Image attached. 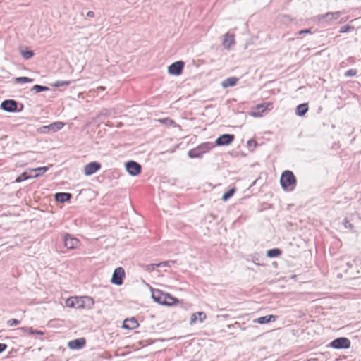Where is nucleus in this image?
<instances>
[{
	"label": "nucleus",
	"instance_id": "1",
	"mask_svg": "<svg viewBox=\"0 0 361 361\" xmlns=\"http://www.w3.org/2000/svg\"><path fill=\"white\" fill-rule=\"evenodd\" d=\"M282 188L286 191H293L296 186V178L290 171H284L280 178Z\"/></svg>",
	"mask_w": 361,
	"mask_h": 361
},
{
	"label": "nucleus",
	"instance_id": "2",
	"mask_svg": "<svg viewBox=\"0 0 361 361\" xmlns=\"http://www.w3.org/2000/svg\"><path fill=\"white\" fill-rule=\"evenodd\" d=\"M214 147L215 145L212 142H203L199 145L197 147L189 150L188 152V156L192 159L201 158L204 154L209 152Z\"/></svg>",
	"mask_w": 361,
	"mask_h": 361
},
{
	"label": "nucleus",
	"instance_id": "3",
	"mask_svg": "<svg viewBox=\"0 0 361 361\" xmlns=\"http://www.w3.org/2000/svg\"><path fill=\"white\" fill-rule=\"evenodd\" d=\"M75 301L78 309H90L94 304L93 298L89 296L77 297Z\"/></svg>",
	"mask_w": 361,
	"mask_h": 361
},
{
	"label": "nucleus",
	"instance_id": "4",
	"mask_svg": "<svg viewBox=\"0 0 361 361\" xmlns=\"http://www.w3.org/2000/svg\"><path fill=\"white\" fill-rule=\"evenodd\" d=\"M272 109V104L270 102H265L255 106L250 115L253 117H260L263 113Z\"/></svg>",
	"mask_w": 361,
	"mask_h": 361
},
{
	"label": "nucleus",
	"instance_id": "5",
	"mask_svg": "<svg viewBox=\"0 0 361 361\" xmlns=\"http://www.w3.org/2000/svg\"><path fill=\"white\" fill-rule=\"evenodd\" d=\"M329 346L335 349H345L350 348V341L347 338L341 337L332 341Z\"/></svg>",
	"mask_w": 361,
	"mask_h": 361
},
{
	"label": "nucleus",
	"instance_id": "6",
	"mask_svg": "<svg viewBox=\"0 0 361 361\" xmlns=\"http://www.w3.org/2000/svg\"><path fill=\"white\" fill-rule=\"evenodd\" d=\"M80 243V240L78 238L73 237L68 233L64 234L63 244L66 248L71 250L75 249L79 247Z\"/></svg>",
	"mask_w": 361,
	"mask_h": 361
},
{
	"label": "nucleus",
	"instance_id": "7",
	"mask_svg": "<svg viewBox=\"0 0 361 361\" xmlns=\"http://www.w3.org/2000/svg\"><path fill=\"white\" fill-rule=\"evenodd\" d=\"M125 277V271L122 267H118L115 269L112 278L111 279V282L113 284L121 286L123 284V278Z\"/></svg>",
	"mask_w": 361,
	"mask_h": 361
},
{
	"label": "nucleus",
	"instance_id": "8",
	"mask_svg": "<svg viewBox=\"0 0 361 361\" xmlns=\"http://www.w3.org/2000/svg\"><path fill=\"white\" fill-rule=\"evenodd\" d=\"M126 168L128 173L133 176L140 174L141 172V166L134 161H128L126 164Z\"/></svg>",
	"mask_w": 361,
	"mask_h": 361
},
{
	"label": "nucleus",
	"instance_id": "9",
	"mask_svg": "<svg viewBox=\"0 0 361 361\" xmlns=\"http://www.w3.org/2000/svg\"><path fill=\"white\" fill-rule=\"evenodd\" d=\"M1 109L7 112H15L17 111L18 103L13 99H6L1 102Z\"/></svg>",
	"mask_w": 361,
	"mask_h": 361
},
{
	"label": "nucleus",
	"instance_id": "10",
	"mask_svg": "<svg viewBox=\"0 0 361 361\" xmlns=\"http://www.w3.org/2000/svg\"><path fill=\"white\" fill-rule=\"evenodd\" d=\"M168 293H164L163 291L155 289L152 290V298L157 303L164 305L166 302V295Z\"/></svg>",
	"mask_w": 361,
	"mask_h": 361
},
{
	"label": "nucleus",
	"instance_id": "11",
	"mask_svg": "<svg viewBox=\"0 0 361 361\" xmlns=\"http://www.w3.org/2000/svg\"><path fill=\"white\" fill-rule=\"evenodd\" d=\"M184 66L183 61H176L168 67V72L171 75H179L182 73Z\"/></svg>",
	"mask_w": 361,
	"mask_h": 361
},
{
	"label": "nucleus",
	"instance_id": "12",
	"mask_svg": "<svg viewBox=\"0 0 361 361\" xmlns=\"http://www.w3.org/2000/svg\"><path fill=\"white\" fill-rule=\"evenodd\" d=\"M235 136L231 134H224L219 136L215 142L214 145L225 146L228 145L234 140Z\"/></svg>",
	"mask_w": 361,
	"mask_h": 361
},
{
	"label": "nucleus",
	"instance_id": "13",
	"mask_svg": "<svg viewBox=\"0 0 361 361\" xmlns=\"http://www.w3.org/2000/svg\"><path fill=\"white\" fill-rule=\"evenodd\" d=\"M101 168V164L97 161H92L85 166L84 173L86 176H90L97 172Z\"/></svg>",
	"mask_w": 361,
	"mask_h": 361
},
{
	"label": "nucleus",
	"instance_id": "14",
	"mask_svg": "<svg viewBox=\"0 0 361 361\" xmlns=\"http://www.w3.org/2000/svg\"><path fill=\"white\" fill-rule=\"evenodd\" d=\"M235 44V35L233 33L226 32L224 35V39L222 42L223 47L226 49H230Z\"/></svg>",
	"mask_w": 361,
	"mask_h": 361
},
{
	"label": "nucleus",
	"instance_id": "15",
	"mask_svg": "<svg viewBox=\"0 0 361 361\" xmlns=\"http://www.w3.org/2000/svg\"><path fill=\"white\" fill-rule=\"evenodd\" d=\"M85 340L84 338H78L68 342V347L71 349H80L85 345Z\"/></svg>",
	"mask_w": 361,
	"mask_h": 361
},
{
	"label": "nucleus",
	"instance_id": "16",
	"mask_svg": "<svg viewBox=\"0 0 361 361\" xmlns=\"http://www.w3.org/2000/svg\"><path fill=\"white\" fill-rule=\"evenodd\" d=\"M137 326L138 323L135 318L125 319L123 324V327L127 329H135Z\"/></svg>",
	"mask_w": 361,
	"mask_h": 361
},
{
	"label": "nucleus",
	"instance_id": "17",
	"mask_svg": "<svg viewBox=\"0 0 361 361\" xmlns=\"http://www.w3.org/2000/svg\"><path fill=\"white\" fill-rule=\"evenodd\" d=\"M72 197L71 193L57 192L54 195L55 200L59 202H65L68 201Z\"/></svg>",
	"mask_w": 361,
	"mask_h": 361
},
{
	"label": "nucleus",
	"instance_id": "18",
	"mask_svg": "<svg viewBox=\"0 0 361 361\" xmlns=\"http://www.w3.org/2000/svg\"><path fill=\"white\" fill-rule=\"evenodd\" d=\"M308 109L309 107L307 103L300 104L297 106L295 114L298 116H304L307 112Z\"/></svg>",
	"mask_w": 361,
	"mask_h": 361
},
{
	"label": "nucleus",
	"instance_id": "19",
	"mask_svg": "<svg viewBox=\"0 0 361 361\" xmlns=\"http://www.w3.org/2000/svg\"><path fill=\"white\" fill-rule=\"evenodd\" d=\"M197 315L199 316V320L200 322H202L206 319V314L203 312H198L197 313H194L192 314L190 318V324H193L196 322L197 319Z\"/></svg>",
	"mask_w": 361,
	"mask_h": 361
},
{
	"label": "nucleus",
	"instance_id": "20",
	"mask_svg": "<svg viewBox=\"0 0 361 361\" xmlns=\"http://www.w3.org/2000/svg\"><path fill=\"white\" fill-rule=\"evenodd\" d=\"M238 80V79L235 77L228 78L222 82V87L224 88L233 87L237 83Z\"/></svg>",
	"mask_w": 361,
	"mask_h": 361
},
{
	"label": "nucleus",
	"instance_id": "21",
	"mask_svg": "<svg viewBox=\"0 0 361 361\" xmlns=\"http://www.w3.org/2000/svg\"><path fill=\"white\" fill-rule=\"evenodd\" d=\"M276 317L274 315H266L258 318L257 322L261 324H267L271 322V321H275Z\"/></svg>",
	"mask_w": 361,
	"mask_h": 361
},
{
	"label": "nucleus",
	"instance_id": "22",
	"mask_svg": "<svg viewBox=\"0 0 361 361\" xmlns=\"http://www.w3.org/2000/svg\"><path fill=\"white\" fill-rule=\"evenodd\" d=\"M64 123L57 121L49 124V129L52 132H56L61 130L64 126Z\"/></svg>",
	"mask_w": 361,
	"mask_h": 361
},
{
	"label": "nucleus",
	"instance_id": "23",
	"mask_svg": "<svg viewBox=\"0 0 361 361\" xmlns=\"http://www.w3.org/2000/svg\"><path fill=\"white\" fill-rule=\"evenodd\" d=\"M281 254V250L278 248L271 249L267 250V256L271 258L277 257Z\"/></svg>",
	"mask_w": 361,
	"mask_h": 361
},
{
	"label": "nucleus",
	"instance_id": "24",
	"mask_svg": "<svg viewBox=\"0 0 361 361\" xmlns=\"http://www.w3.org/2000/svg\"><path fill=\"white\" fill-rule=\"evenodd\" d=\"M166 301L167 302H166L164 304V305H166V306H172V305L177 304L179 302L176 298L173 297L169 293H168L166 295Z\"/></svg>",
	"mask_w": 361,
	"mask_h": 361
},
{
	"label": "nucleus",
	"instance_id": "25",
	"mask_svg": "<svg viewBox=\"0 0 361 361\" xmlns=\"http://www.w3.org/2000/svg\"><path fill=\"white\" fill-rule=\"evenodd\" d=\"M48 169H49L48 166L38 167V168L32 169L33 171L37 172V173H36L33 177L34 178L39 177V176L42 175L45 172H47L48 171Z\"/></svg>",
	"mask_w": 361,
	"mask_h": 361
},
{
	"label": "nucleus",
	"instance_id": "26",
	"mask_svg": "<svg viewBox=\"0 0 361 361\" xmlns=\"http://www.w3.org/2000/svg\"><path fill=\"white\" fill-rule=\"evenodd\" d=\"M77 297H71L68 298L66 301V305L68 307H75L76 308V301Z\"/></svg>",
	"mask_w": 361,
	"mask_h": 361
},
{
	"label": "nucleus",
	"instance_id": "27",
	"mask_svg": "<svg viewBox=\"0 0 361 361\" xmlns=\"http://www.w3.org/2000/svg\"><path fill=\"white\" fill-rule=\"evenodd\" d=\"M235 189L233 188H231L230 189L228 192H225L223 196H222V200L223 201H227L230 197H231L233 194L235 193Z\"/></svg>",
	"mask_w": 361,
	"mask_h": 361
},
{
	"label": "nucleus",
	"instance_id": "28",
	"mask_svg": "<svg viewBox=\"0 0 361 361\" xmlns=\"http://www.w3.org/2000/svg\"><path fill=\"white\" fill-rule=\"evenodd\" d=\"M354 30V27L350 25H346L341 27L340 32L344 33L350 31H353Z\"/></svg>",
	"mask_w": 361,
	"mask_h": 361
},
{
	"label": "nucleus",
	"instance_id": "29",
	"mask_svg": "<svg viewBox=\"0 0 361 361\" xmlns=\"http://www.w3.org/2000/svg\"><path fill=\"white\" fill-rule=\"evenodd\" d=\"M16 82H31L33 81L32 79L27 77H20L15 79Z\"/></svg>",
	"mask_w": 361,
	"mask_h": 361
},
{
	"label": "nucleus",
	"instance_id": "30",
	"mask_svg": "<svg viewBox=\"0 0 361 361\" xmlns=\"http://www.w3.org/2000/svg\"><path fill=\"white\" fill-rule=\"evenodd\" d=\"M37 131L39 133H42V134L48 133L49 131H51L50 129H49V125H48V126H43L39 128Z\"/></svg>",
	"mask_w": 361,
	"mask_h": 361
},
{
	"label": "nucleus",
	"instance_id": "31",
	"mask_svg": "<svg viewBox=\"0 0 361 361\" xmlns=\"http://www.w3.org/2000/svg\"><path fill=\"white\" fill-rule=\"evenodd\" d=\"M33 54H33V52L32 51H22V56L25 59H30L31 57L33 56Z\"/></svg>",
	"mask_w": 361,
	"mask_h": 361
},
{
	"label": "nucleus",
	"instance_id": "32",
	"mask_svg": "<svg viewBox=\"0 0 361 361\" xmlns=\"http://www.w3.org/2000/svg\"><path fill=\"white\" fill-rule=\"evenodd\" d=\"M20 322L16 319H11L7 322V324L9 326H15L18 325Z\"/></svg>",
	"mask_w": 361,
	"mask_h": 361
},
{
	"label": "nucleus",
	"instance_id": "33",
	"mask_svg": "<svg viewBox=\"0 0 361 361\" xmlns=\"http://www.w3.org/2000/svg\"><path fill=\"white\" fill-rule=\"evenodd\" d=\"M357 72L355 69H350L345 72V75L347 77H353L357 75Z\"/></svg>",
	"mask_w": 361,
	"mask_h": 361
},
{
	"label": "nucleus",
	"instance_id": "34",
	"mask_svg": "<svg viewBox=\"0 0 361 361\" xmlns=\"http://www.w3.org/2000/svg\"><path fill=\"white\" fill-rule=\"evenodd\" d=\"M28 178H29V177L26 175V173H22L20 176H18V177L16 178V182H17V183H20V182H21V181H23V180H25L28 179Z\"/></svg>",
	"mask_w": 361,
	"mask_h": 361
},
{
	"label": "nucleus",
	"instance_id": "35",
	"mask_svg": "<svg viewBox=\"0 0 361 361\" xmlns=\"http://www.w3.org/2000/svg\"><path fill=\"white\" fill-rule=\"evenodd\" d=\"M174 264L173 261H164L161 263H158L159 267H170L171 264Z\"/></svg>",
	"mask_w": 361,
	"mask_h": 361
},
{
	"label": "nucleus",
	"instance_id": "36",
	"mask_svg": "<svg viewBox=\"0 0 361 361\" xmlns=\"http://www.w3.org/2000/svg\"><path fill=\"white\" fill-rule=\"evenodd\" d=\"M29 334H30L44 335V332L39 331V330H35L32 327H30V329H29Z\"/></svg>",
	"mask_w": 361,
	"mask_h": 361
},
{
	"label": "nucleus",
	"instance_id": "37",
	"mask_svg": "<svg viewBox=\"0 0 361 361\" xmlns=\"http://www.w3.org/2000/svg\"><path fill=\"white\" fill-rule=\"evenodd\" d=\"M156 267H159L158 264H150L146 266V270L148 271H153Z\"/></svg>",
	"mask_w": 361,
	"mask_h": 361
},
{
	"label": "nucleus",
	"instance_id": "38",
	"mask_svg": "<svg viewBox=\"0 0 361 361\" xmlns=\"http://www.w3.org/2000/svg\"><path fill=\"white\" fill-rule=\"evenodd\" d=\"M48 87L36 85L32 87V90H48Z\"/></svg>",
	"mask_w": 361,
	"mask_h": 361
},
{
	"label": "nucleus",
	"instance_id": "39",
	"mask_svg": "<svg viewBox=\"0 0 361 361\" xmlns=\"http://www.w3.org/2000/svg\"><path fill=\"white\" fill-rule=\"evenodd\" d=\"M343 224L345 228H353V224L347 219H344Z\"/></svg>",
	"mask_w": 361,
	"mask_h": 361
},
{
	"label": "nucleus",
	"instance_id": "40",
	"mask_svg": "<svg viewBox=\"0 0 361 361\" xmlns=\"http://www.w3.org/2000/svg\"><path fill=\"white\" fill-rule=\"evenodd\" d=\"M247 145L248 147H253L255 148L257 146V142L253 140H249Z\"/></svg>",
	"mask_w": 361,
	"mask_h": 361
},
{
	"label": "nucleus",
	"instance_id": "41",
	"mask_svg": "<svg viewBox=\"0 0 361 361\" xmlns=\"http://www.w3.org/2000/svg\"><path fill=\"white\" fill-rule=\"evenodd\" d=\"M68 82H60V81H58V82H56L54 85V87H59L63 86L64 84H68Z\"/></svg>",
	"mask_w": 361,
	"mask_h": 361
},
{
	"label": "nucleus",
	"instance_id": "42",
	"mask_svg": "<svg viewBox=\"0 0 361 361\" xmlns=\"http://www.w3.org/2000/svg\"><path fill=\"white\" fill-rule=\"evenodd\" d=\"M310 33H311V30L310 29L302 30L298 32L299 35L310 34Z\"/></svg>",
	"mask_w": 361,
	"mask_h": 361
},
{
	"label": "nucleus",
	"instance_id": "43",
	"mask_svg": "<svg viewBox=\"0 0 361 361\" xmlns=\"http://www.w3.org/2000/svg\"><path fill=\"white\" fill-rule=\"evenodd\" d=\"M7 348V345L5 343H0V353L5 350Z\"/></svg>",
	"mask_w": 361,
	"mask_h": 361
},
{
	"label": "nucleus",
	"instance_id": "44",
	"mask_svg": "<svg viewBox=\"0 0 361 361\" xmlns=\"http://www.w3.org/2000/svg\"><path fill=\"white\" fill-rule=\"evenodd\" d=\"M87 17L93 18L94 16V13L93 11H88L87 13Z\"/></svg>",
	"mask_w": 361,
	"mask_h": 361
},
{
	"label": "nucleus",
	"instance_id": "45",
	"mask_svg": "<svg viewBox=\"0 0 361 361\" xmlns=\"http://www.w3.org/2000/svg\"><path fill=\"white\" fill-rule=\"evenodd\" d=\"M160 121L164 123H167L168 122L173 123V121L169 119H162V120H160Z\"/></svg>",
	"mask_w": 361,
	"mask_h": 361
},
{
	"label": "nucleus",
	"instance_id": "46",
	"mask_svg": "<svg viewBox=\"0 0 361 361\" xmlns=\"http://www.w3.org/2000/svg\"><path fill=\"white\" fill-rule=\"evenodd\" d=\"M29 329H30V327H22V328H20V329H21L23 332H28V333H29Z\"/></svg>",
	"mask_w": 361,
	"mask_h": 361
},
{
	"label": "nucleus",
	"instance_id": "47",
	"mask_svg": "<svg viewBox=\"0 0 361 361\" xmlns=\"http://www.w3.org/2000/svg\"><path fill=\"white\" fill-rule=\"evenodd\" d=\"M346 265H347L348 267H352V266H353L351 262H347Z\"/></svg>",
	"mask_w": 361,
	"mask_h": 361
}]
</instances>
